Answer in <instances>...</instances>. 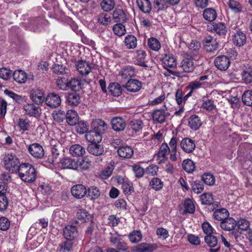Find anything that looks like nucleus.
<instances>
[{"label":"nucleus","instance_id":"obj_1","mask_svg":"<svg viewBox=\"0 0 252 252\" xmlns=\"http://www.w3.org/2000/svg\"><path fill=\"white\" fill-rule=\"evenodd\" d=\"M91 128L86 136L88 139L89 136H95V141L99 142L101 140V136L107 130L108 127L106 123L101 119H95L91 123Z\"/></svg>","mask_w":252,"mask_h":252},{"label":"nucleus","instance_id":"obj_2","mask_svg":"<svg viewBox=\"0 0 252 252\" xmlns=\"http://www.w3.org/2000/svg\"><path fill=\"white\" fill-rule=\"evenodd\" d=\"M17 172L21 179L27 183H33L36 179V172L34 167L29 163H23L18 167Z\"/></svg>","mask_w":252,"mask_h":252},{"label":"nucleus","instance_id":"obj_3","mask_svg":"<svg viewBox=\"0 0 252 252\" xmlns=\"http://www.w3.org/2000/svg\"><path fill=\"white\" fill-rule=\"evenodd\" d=\"M51 155L49 156L46 161L50 164L55 165L58 163L57 158L62 150L61 143L57 140L52 139L50 141Z\"/></svg>","mask_w":252,"mask_h":252},{"label":"nucleus","instance_id":"obj_4","mask_svg":"<svg viewBox=\"0 0 252 252\" xmlns=\"http://www.w3.org/2000/svg\"><path fill=\"white\" fill-rule=\"evenodd\" d=\"M4 166L6 169L12 172H16L20 162L18 158L15 155L7 154L5 155L3 159Z\"/></svg>","mask_w":252,"mask_h":252},{"label":"nucleus","instance_id":"obj_5","mask_svg":"<svg viewBox=\"0 0 252 252\" xmlns=\"http://www.w3.org/2000/svg\"><path fill=\"white\" fill-rule=\"evenodd\" d=\"M162 61L164 68L166 69L171 74L178 76V72L173 71L168 69V68H174L177 65L176 59L172 54H165Z\"/></svg>","mask_w":252,"mask_h":252},{"label":"nucleus","instance_id":"obj_6","mask_svg":"<svg viewBox=\"0 0 252 252\" xmlns=\"http://www.w3.org/2000/svg\"><path fill=\"white\" fill-rule=\"evenodd\" d=\"M28 151L31 156L37 159L42 158L44 155V151L42 146L37 143L29 145Z\"/></svg>","mask_w":252,"mask_h":252},{"label":"nucleus","instance_id":"obj_7","mask_svg":"<svg viewBox=\"0 0 252 252\" xmlns=\"http://www.w3.org/2000/svg\"><path fill=\"white\" fill-rule=\"evenodd\" d=\"M194 57L187 55L185 56L181 63V67L186 72H191L194 69L196 63L193 62Z\"/></svg>","mask_w":252,"mask_h":252},{"label":"nucleus","instance_id":"obj_8","mask_svg":"<svg viewBox=\"0 0 252 252\" xmlns=\"http://www.w3.org/2000/svg\"><path fill=\"white\" fill-rule=\"evenodd\" d=\"M188 48L190 51L191 55L194 57V61H198L200 58L201 55L200 53L201 44L196 40H193L189 44Z\"/></svg>","mask_w":252,"mask_h":252},{"label":"nucleus","instance_id":"obj_9","mask_svg":"<svg viewBox=\"0 0 252 252\" xmlns=\"http://www.w3.org/2000/svg\"><path fill=\"white\" fill-rule=\"evenodd\" d=\"M169 115L167 112V108L165 105L159 109H156L152 113V118L155 121L159 123H163L165 120V118Z\"/></svg>","mask_w":252,"mask_h":252},{"label":"nucleus","instance_id":"obj_10","mask_svg":"<svg viewBox=\"0 0 252 252\" xmlns=\"http://www.w3.org/2000/svg\"><path fill=\"white\" fill-rule=\"evenodd\" d=\"M216 67L220 70H226L230 64L229 59L224 55L217 57L214 61Z\"/></svg>","mask_w":252,"mask_h":252},{"label":"nucleus","instance_id":"obj_11","mask_svg":"<svg viewBox=\"0 0 252 252\" xmlns=\"http://www.w3.org/2000/svg\"><path fill=\"white\" fill-rule=\"evenodd\" d=\"M180 147L183 151L186 153H191L196 147L194 141L188 137L183 138L180 142Z\"/></svg>","mask_w":252,"mask_h":252},{"label":"nucleus","instance_id":"obj_12","mask_svg":"<svg viewBox=\"0 0 252 252\" xmlns=\"http://www.w3.org/2000/svg\"><path fill=\"white\" fill-rule=\"evenodd\" d=\"M170 149L168 144L163 143L157 153V160L159 163L164 162L167 159V156L170 153Z\"/></svg>","mask_w":252,"mask_h":252},{"label":"nucleus","instance_id":"obj_13","mask_svg":"<svg viewBox=\"0 0 252 252\" xmlns=\"http://www.w3.org/2000/svg\"><path fill=\"white\" fill-rule=\"evenodd\" d=\"M205 243L211 248L209 250L210 252H218L220 249L218 245V240L216 236L212 235H206L204 238Z\"/></svg>","mask_w":252,"mask_h":252},{"label":"nucleus","instance_id":"obj_14","mask_svg":"<svg viewBox=\"0 0 252 252\" xmlns=\"http://www.w3.org/2000/svg\"><path fill=\"white\" fill-rule=\"evenodd\" d=\"M95 138L92 140V142L89 145L87 148L88 152L94 156H98L101 155L104 152V149L102 145L96 144Z\"/></svg>","mask_w":252,"mask_h":252},{"label":"nucleus","instance_id":"obj_15","mask_svg":"<svg viewBox=\"0 0 252 252\" xmlns=\"http://www.w3.org/2000/svg\"><path fill=\"white\" fill-rule=\"evenodd\" d=\"M203 44L208 52H213L218 48V44L216 40L211 36H207L205 38Z\"/></svg>","mask_w":252,"mask_h":252},{"label":"nucleus","instance_id":"obj_16","mask_svg":"<svg viewBox=\"0 0 252 252\" xmlns=\"http://www.w3.org/2000/svg\"><path fill=\"white\" fill-rule=\"evenodd\" d=\"M45 101L46 104L50 107L56 108L60 105L61 99L58 94L50 93L46 97Z\"/></svg>","mask_w":252,"mask_h":252},{"label":"nucleus","instance_id":"obj_17","mask_svg":"<svg viewBox=\"0 0 252 252\" xmlns=\"http://www.w3.org/2000/svg\"><path fill=\"white\" fill-rule=\"evenodd\" d=\"M112 129L115 131H123L126 126V120L119 117L113 118L111 121Z\"/></svg>","mask_w":252,"mask_h":252},{"label":"nucleus","instance_id":"obj_18","mask_svg":"<svg viewBox=\"0 0 252 252\" xmlns=\"http://www.w3.org/2000/svg\"><path fill=\"white\" fill-rule=\"evenodd\" d=\"M71 193L76 198L81 199L84 197L87 193L86 187L81 184L76 185L71 188Z\"/></svg>","mask_w":252,"mask_h":252},{"label":"nucleus","instance_id":"obj_19","mask_svg":"<svg viewBox=\"0 0 252 252\" xmlns=\"http://www.w3.org/2000/svg\"><path fill=\"white\" fill-rule=\"evenodd\" d=\"M124 87L131 93L138 92L142 88V83L136 79H129Z\"/></svg>","mask_w":252,"mask_h":252},{"label":"nucleus","instance_id":"obj_20","mask_svg":"<svg viewBox=\"0 0 252 252\" xmlns=\"http://www.w3.org/2000/svg\"><path fill=\"white\" fill-rule=\"evenodd\" d=\"M77 234V228L73 225H68L63 229V236L67 240H73Z\"/></svg>","mask_w":252,"mask_h":252},{"label":"nucleus","instance_id":"obj_21","mask_svg":"<svg viewBox=\"0 0 252 252\" xmlns=\"http://www.w3.org/2000/svg\"><path fill=\"white\" fill-rule=\"evenodd\" d=\"M157 249L156 244L142 243L135 247V252H152Z\"/></svg>","mask_w":252,"mask_h":252},{"label":"nucleus","instance_id":"obj_22","mask_svg":"<svg viewBox=\"0 0 252 252\" xmlns=\"http://www.w3.org/2000/svg\"><path fill=\"white\" fill-rule=\"evenodd\" d=\"M25 114L30 116L37 117L40 115V109L33 103L24 105Z\"/></svg>","mask_w":252,"mask_h":252},{"label":"nucleus","instance_id":"obj_23","mask_svg":"<svg viewBox=\"0 0 252 252\" xmlns=\"http://www.w3.org/2000/svg\"><path fill=\"white\" fill-rule=\"evenodd\" d=\"M113 18L116 23H124L127 20L126 14L122 9L116 8L113 12Z\"/></svg>","mask_w":252,"mask_h":252},{"label":"nucleus","instance_id":"obj_24","mask_svg":"<svg viewBox=\"0 0 252 252\" xmlns=\"http://www.w3.org/2000/svg\"><path fill=\"white\" fill-rule=\"evenodd\" d=\"M236 225V220L233 218L228 217L220 222V227L226 231L233 230Z\"/></svg>","mask_w":252,"mask_h":252},{"label":"nucleus","instance_id":"obj_25","mask_svg":"<svg viewBox=\"0 0 252 252\" xmlns=\"http://www.w3.org/2000/svg\"><path fill=\"white\" fill-rule=\"evenodd\" d=\"M61 167L63 169H77L78 166V163L71 158H64L60 161Z\"/></svg>","mask_w":252,"mask_h":252},{"label":"nucleus","instance_id":"obj_26","mask_svg":"<svg viewBox=\"0 0 252 252\" xmlns=\"http://www.w3.org/2000/svg\"><path fill=\"white\" fill-rule=\"evenodd\" d=\"M44 94L39 89L33 90L30 94L31 98L37 104H41L44 100Z\"/></svg>","mask_w":252,"mask_h":252},{"label":"nucleus","instance_id":"obj_27","mask_svg":"<svg viewBox=\"0 0 252 252\" xmlns=\"http://www.w3.org/2000/svg\"><path fill=\"white\" fill-rule=\"evenodd\" d=\"M67 104L71 106H76L81 102V97L76 92L68 93L66 97Z\"/></svg>","mask_w":252,"mask_h":252},{"label":"nucleus","instance_id":"obj_28","mask_svg":"<svg viewBox=\"0 0 252 252\" xmlns=\"http://www.w3.org/2000/svg\"><path fill=\"white\" fill-rule=\"evenodd\" d=\"M247 41L245 34L241 31H236L233 36V43L239 47L243 46Z\"/></svg>","mask_w":252,"mask_h":252},{"label":"nucleus","instance_id":"obj_29","mask_svg":"<svg viewBox=\"0 0 252 252\" xmlns=\"http://www.w3.org/2000/svg\"><path fill=\"white\" fill-rule=\"evenodd\" d=\"M76 66L78 72L82 75H88L91 70L89 63L85 61H79Z\"/></svg>","mask_w":252,"mask_h":252},{"label":"nucleus","instance_id":"obj_30","mask_svg":"<svg viewBox=\"0 0 252 252\" xmlns=\"http://www.w3.org/2000/svg\"><path fill=\"white\" fill-rule=\"evenodd\" d=\"M188 123L189 127L194 130L198 129L202 125L200 119L196 115H192L189 118Z\"/></svg>","mask_w":252,"mask_h":252},{"label":"nucleus","instance_id":"obj_31","mask_svg":"<svg viewBox=\"0 0 252 252\" xmlns=\"http://www.w3.org/2000/svg\"><path fill=\"white\" fill-rule=\"evenodd\" d=\"M136 3L139 9L143 13H149L152 9L150 0H137Z\"/></svg>","mask_w":252,"mask_h":252},{"label":"nucleus","instance_id":"obj_32","mask_svg":"<svg viewBox=\"0 0 252 252\" xmlns=\"http://www.w3.org/2000/svg\"><path fill=\"white\" fill-rule=\"evenodd\" d=\"M14 80L18 83H24L28 77L26 73L21 69H17L12 74Z\"/></svg>","mask_w":252,"mask_h":252},{"label":"nucleus","instance_id":"obj_33","mask_svg":"<svg viewBox=\"0 0 252 252\" xmlns=\"http://www.w3.org/2000/svg\"><path fill=\"white\" fill-rule=\"evenodd\" d=\"M119 156L122 158H128L133 155V150L129 146L121 147L117 151Z\"/></svg>","mask_w":252,"mask_h":252},{"label":"nucleus","instance_id":"obj_34","mask_svg":"<svg viewBox=\"0 0 252 252\" xmlns=\"http://www.w3.org/2000/svg\"><path fill=\"white\" fill-rule=\"evenodd\" d=\"M66 122L70 126H75L78 121L77 113L72 110H68L65 115Z\"/></svg>","mask_w":252,"mask_h":252},{"label":"nucleus","instance_id":"obj_35","mask_svg":"<svg viewBox=\"0 0 252 252\" xmlns=\"http://www.w3.org/2000/svg\"><path fill=\"white\" fill-rule=\"evenodd\" d=\"M69 152L72 156L77 157L82 156L85 153V150L81 145L74 144L70 147Z\"/></svg>","mask_w":252,"mask_h":252},{"label":"nucleus","instance_id":"obj_36","mask_svg":"<svg viewBox=\"0 0 252 252\" xmlns=\"http://www.w3.org/2000/svg\"><path fill=\"white\" fill-rule=\"evenodd\" d=\"M68 89H70L71 90L76 92L80 91L82 89V83L81 80L71 78L68 81Z\"/></svg>","mask_w":252,"mask_h":252},{"label":"nucleus","instance_id":"obj_37","mask_svg":"<svg viewBox=\"0 0 252 252\" xmlns=\"http://www.w3.org/2000/svg\"><path fill=\"white\" fill-rule=\"evenodd\" d=\"M229 215L228 211L224 208L217 209L214 213V218L218 220L222 221L225 220Z\"/></svg>","mask_w":252,"mask_h":252},{"label":"nucleus","instance_id":"obj_38","mask_svg":"<svg viewBox=\"0 0 252 252\" xmlns=\"http://www.w3.org/2000/svg\"><path fill=\"white\" fill-rule=\"evenodd\" d=\"M109 92L114 96H120L122 93V88L118 83H110L108 87Z\"/></svg>","mask_w":252,"mask_h":252},{"label":"nucleus","instance_id":"obj_39","mask_svg":"<svg viewBox=\"0 0 252 252\" xmlns=\"http://www.w3.org/2000/svg\"><path fill=\"white\" fill-rule=\"evenodd\" d=\"M211 31L216 32L220 35H225L227 32L226 27L223 23L214 24Z\"/></svg>","mask_w":252,"mask_h":252},{"label":"nucleus","instance_id":"obj_40","mask_svg":"<svg viewBox=\"0 0 252 252\" xmlns=\"http://www.w3.org/2000/svg\"><path fill=\"white\" fill-rule=\"evenodd\" d=\"M203 15L206 20L210 22L214 21L217 16L216 10L212 8L205 9L203 11Z\"/></svg>","mask_w":252,"mask_h":252},{"label":"nucleus","instance_id":"obj_41","mask_svg":"<svg viewBox=\"0 0 252 252\" xmlns=\"http://www.w3.org/2000/svg\"><path fill=\"white\" fill-rule=\"evenodd\" d=\"M76 217L78 220L82 222H86L92 219V216L85 209H81L78 210L76 213Z\"/></svg>","mask_w":252,"mask_h":252},{"label":"nucleus","instance_id":"obj_42","mask_svg":"<svg viewBox=\"0 0 252 252\" xmlns=\"http://www.w3.org/2000/svg\"><path fill=\"white\" fill-rule=\"evenodd\" d=\"M184 208L185 210L183 214H193L195 212V205L193 201L190 198L185 199L184 201Z\"/></svg>","mask_w":252,"mask_h":252},{"label":"nucleus","instance_id":"obj_43","mask_svg":"<svg viewBox=\"0 0 252 252\" xmlns=\"http://www.w3.org/2000/svg\"><path fill=\"white\" fill-rule=\"evenodd\" d=\"M125 44L128 49H134L137 45V39L132 35H127L125 39Z\"/></svg>","mask_w":252,"mask_h":252},{"label":"nucleus","instance_id":"obj_44","mask_svg":"<svg viewBox=\"0 0 252 252\" xmlns=\"http://www.w3.org/2000/svg\"><path fill=\"white\" fill-rule=\"evenodd\" d=\"M97 20L99 24L107 26L111 22V17L107 13L102 12L97 16Z\"/></svg>","mask_w":252,"mask_h":252},{"label":"nucleus","instance_id":"obj_45","mask_svg":"<svg viewBox=\"0 0 252 252\" xmlns=\"http://www.w3.org/2000/svg\"><path fill=\"white\" fill-rule=\"evenodd\" d=\"M115 5L114 0H102L100 3L101 8L106 12L112 10Z\"/></svg>","mask_w":252,"mask_h":252},{"label":"nucleus","instance_id":"obj_46","mask_svg":"<svg viewBox=\"0 0 252 252\" xmlns=\"http://www.w3.org/2000/svg\"><path fill=\"white\" fill-rule=\"evenodd\" d=\"M112 30L114 34L119 36H123L126 33L125 26L122 23H117L115 24L113 27Z\"/></svg>","mask_w":252,"mask_h":252},{"label":"nucleus","instance_id":"obj_47","mask_svg":"<svg viewBox=\"0 0 252 252\" xmlns=\"http://www.w3.org/2000/svg\"><path fill=\"white\" fill-rule=\"evenodd\" d=\"M128 238L132 243H136L141 240L142 235L140 231L134 230L129 234Z\"/></svg>","mask_w":252,"mask_h":252},{"label":"nucleus","instance_id":"obj_48","mask_svg":"<svg viewBox=\"0 0 252 252\" xmlns=\"http://www.w3.org/2000/svg\"><path fill=\"white\" fill-rule=\"evenodd\" d=\"M76 128L77 132L83 134L88 131L89 126L86 122L78 121L76 124Z\"/></svg>","mask_w":252,"mask_h":252},{"label":"nucleus","instance_id":"obj_49","mask_svg":"<svg viewBox=\"0 0 252 252\" xmlns=\"http://www.w3.org/2000/svg\"><path fill=\"white\" fill-rule=\"evenodd\" d=\"M87 195L90 197L92 200L97 199L100 194V192L97 188L95 187H91L87 190Z\"/></svg>","mask_w":252,"mask_h":252},{"label":"nucleus","instance_id":"obj_50","mask_svg":"<svg viewBox=\"0 0 252 252\" xmlns=\"http://www.w3.org/2000/svg\"><path fill=\"white\" fill-rule=\"evenodd\" d=\"M148 46L152 50L157 51L160 48L159 41L154 37H151L148 40Z\"/></svg>","mask_w":252,"mask_h":252},{"label":"nucleus","instance_id":"obj_51","mask_svg":"<svg viewBox=\"0 0 252 252\" xmlns=\"http://www.w3.org/2000/svg\"><path fill=\"white\" fill-rule=\"evenodd\" d=\"M183 168L187 172L191 173L195 169V165L192 160L187 159L183 161L182 163Z\"/></svg>","mask_w":252,"mask_h":252},{"label":"nucleus","instance_id":"obj_52","mask_svg":"<svg viewBox=\"0 0 252 252\" xmlns=\"http://www.w3.org/2000/svg\"><path fill=\"white\" fill-rule=\"evenodd\" d=\"M150 186L155 190H160L163 188V182L158 178H153L150 182Z\"/></svg>","mask_w":252,"mask_h":252},{"label":"nucleus","instance_id":"obj_53","mask_svg":"<svg viewBox=\"0 0 252 252\" xmlns=\"http://www.w3.org/2000/svg\"><path fill=\"white\" fill-rule=\"evenodd\" d=\"M68 81L65 77H58L56 80L57 86L61 90H68Z\"/></svg>","mask_w":252,"mask_h":252},{"label":"nucleus","instance_id":"obj_54","mask_svg":"<svg viewBox=\"0 0 252 252\" xmlns=\"http://www.w3.org/2000/svg\"><path fill=\"white\" fill-rule=\"evenodd\" d=\"M143 122L138 120H132L129 125L130 128L132 129L135 132H138L141 130L143 127Z\"/></svg>","mask_w":252,"mask_h":252},{"label":"nucleus","instance_id":"obj_55","mask_svg":"<svg viewBox=\"0 0 252 252\" xmlns=\"http://www.w3.org/2000/svg\"><path fill=\"white\" fill-rule=\"evenodd\" d=\"M200 199L203 204L211 205L213 204L214 198L211 193H204L201 194Z\"/></svg>","mask_w":252,"mask_h":252},{"label":"nucleus","instance_id":"obj_56","mask_svg":"<svg viewBox=\"0 0 252 252\" xmlns=\"http://www.w3.org/2000/svg\"><path fill=\"white\" fill-rule=\"evenodd\" d=\"M242 99L243 103L248 106L252 105V91H245L242 95Z\"/></svg>","mask_w":252,"mask_h":252},{"label":"nucleus","instance_id":"obj_57","mask_svg":"<svg viewBox=\"0 0 252 252\" xmlns=\"http://www.w3.org/2000/svg\"><path fill=\"white\" fill-rule=\"evenodd\" d=\"M243 80L247 84L252 82V69L251 68L244 70L242 74Z\"/></svg>","mask_w":252,"mask_h":252},{"label":"nucleus","instance_id":"obj_58","mask_svg":"<svg viewBox=\"0 0 252 252\" xmlns=\"http://www.w3.org/2000/svg\"><path fill=\"white\" fill-rule=\"evenodd\" d=\"M114 168V165L111 163L110 164L108 165L105 169L101 172L100 174L101 178L103 179H106L110 177L112 173Z\"/></svg>","mask_w":252,"mask_h":252},{"label":"nucleus","instance_id":"obj_59","mask_svg":"<svg viewBox=\"0 0 252 252\" xmlns=\"http://www.w3.org/2000/svg\"><path fill=\"white\" fill-rule=\"evenodd\" d=\"M191 188L194 192L198 194L203 191L204 185L201 181L196 180L191 184Z\"/></svg>","mask_w":252,"mask_h":252},{"label":"nucleus","instance_id":"obj_60","mask_svg":"<svg viewBox=\"0 0 252 252\" xmlns=\"http://www.w3.org/2000/svg\"><path fill=\"white\" fill-rule=\"evenodd\" d=\"M135 75V69L132 66H126L125 67L122 73L123 78L131 77Z\"/></svg>","mask_w":252,"mask_h":252},{"label":"nucleus","instance_id":"obj_61","mask_svg":"<svg viewBox=\"0 0 252 252\" xmlns=\"http://www.w3.org/2000/svg\"><path fill=\"white\" fill-rule=\"evenodd\" d=\"M154 7L158 12L164 10L167 6L166 1L164 0H154L153 1Z\"/></svg>","mask_w":252,"mask_h":252},{"label":"nucleus","instance_id":"obj_62","mask_svg":"<svg viewBox=\"0 0 252 252\" xmlns=\"http://www.w3.org/2000/svg\"><path fill=\"white\" fill-rule=\"evenodd\" d=\"M202 180L206 185H213L215 182L214 176L210 173H205L202 176Z\"/></svg>","mask_w":252,"mask_h":252},{"label":"nucleus","instance_id":"obj_63","mask_svg":"<svg viewBox=\"0 0 252 252\" xmlns=\"http://www.w3.org/2000/svg\"><path fill=\"white\" fill-rule=\"evenodd\" d=\"M132 169L137 178H141L145 173V169L139 165L134 164L132 166Z\"/></svg>","mask_w":252,"mask_h":252},{"label":"nucleus","instance_id":"obj_64","mask_svg":"<svg viewBox=\"0 0 252 252\" xmlns=\"http://www.w3.org/2000/svg\"><path fill=\"white\" fill-rule=\"evenodd\" d=\"M236 223L238 228L243 231L247 230L250 227L249 221L244 219H239Z\"/></svg>","mask_w":252,"mask_h":252}]
</instances>
